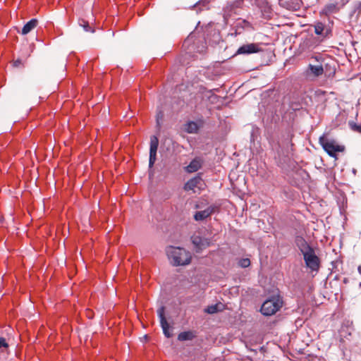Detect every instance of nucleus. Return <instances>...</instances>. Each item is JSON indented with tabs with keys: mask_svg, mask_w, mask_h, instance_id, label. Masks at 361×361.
<instances>
[{
	"mask_svg": "<svg viewBox=\"0 0 361 361\" xmlns=\"http://www.w3.org/2000/svg\"><path fill=\"white\" fill-rule=\"evenodd\" d=\"M238 264L241 267L246 268L250 265V260L248 258L241 259Z\"/></svg>",
	"mask_w": 361,
	"mask_h": 361,
	"instance_id": "obj_19",
	"label": "nucleus"
},
{
	"mask_svg": "<svg viewBox=\"0 0 361 361\" xmlns=\"http://www.w3.org/2000/svg\"><path fill=\"white\" fill-rule=\"evenodd\" d=\"M216 206L211 205L208 207L207 209L202 211L197 212L194 215V219L195 221H202L207 217H209L212 214H213L216 209Z\"/></svg>",
	"mask_w": 361,
	"mask_h": 361,
	"instance_id": "obj_10",
	"label": "nucleus"
},
{
	"mask_svg": "<svg viewBox=\"0 0 361 361\" xmlns=\"http://www.w3.org/2000/svg\"><path fill=\"white\" fill-rule=\"evenodd\" d=\"M228 16H229V14L227 13V11H226L225 14H224V20H225V22L226 24L228 23Z\"/></svg>",
	"mask_w": 361,
	"mask_h": 361,
	"instance_id": "obj_23",
	"label": "nucleus"
},
{
	"mask_svg": "<svg viewBox=\"0 0 361 361\" xmlns=\"http://www.w3.org/2000/svg\"><path fill=\"white\" fill-rule=\"evenodd\" d=\"M319 143L327 154L332 157L336 158L337 152L344 150L343 146L338 145L334 140L329 139L325 135L319 137Z\"/></svg>",
	"mask_w": 361,
	"mask_h": 361,
	"instance_id": "obj_3",
	"label": "nucleus"
},
{
	"mask_svg": "<svg viewBox=\"0 0 361 361\" xmlns=\"http://www.w3.org/2000/svg\"><path fill=\"white\" fill-rule=\"evenodd\" d=\"M194 337L193 334L191 331H184L178 334V339L179 341H188L192 340Z\"/></svg>",
	"mask_w": 361,
	"mask_h": 361,
	"instance_id": "obj_16",
	"label": "nucleus"
},
{
	"mask_svg": "<svg viewBox=\"0 0 361 361\" xmlns=\"http://www.w3.org/2000/svg\"><path fill=\"white\" fill-rule=\"evenodd\" d=\"M357 269L359 273L361 274V266H359Z\"/></svg>",
	"mask_w": 361,
	"mask_h": 361,
	"instance_id": "obj_26",
	"label": "nucleus"
},
{
	"mask_svg": "<svg viewBox=\"0 0 361 361\" xmlns=\"http://www.w3.org/2000/svg\"><path fill=\"white\" fill-rule=\"evenodd\" d=\"M8 345L4 338H0V349L1 348H7Z\"/></svg>",
	"mask_w": 361,
	"mask_h": 361,
	"instance_id": "obj_22",
	"label": "nucleus"
},
{
	"mask_svg": "<svg viewBox=\"0 0 361 361\" xmlns=\"http://www.w3.org/2000/svg\"><path fill=\"white\" fill-rule=\"evenodd\" d=\"M205 183L200 176H197L193 178L190 179L184 186L186 191H192L194 193H200L204 190Z\"/></svg>",
	"mask_w": 361,
	"mask_h": 361,
	"instance_id": "obj_5",
	"label": "nucleus"
},
{
	"mask_svg": "<svg viewBox=\"0 0 361 361\" xmlns=\"http://www.w3.org/2000/svg\"><path fill=\"white\" fill-rule=\"evenodd\" d=\"M243 23L245 24V27H248L250 25V23L246 20H243Z\"/></svg>",
	"mask_w": 361,
	"mask_h": 361,
	"instance_id": "obj_25",
	"label": "nucleus"
},
{
	"mask_svg": "<svg viewBox=\"0 0 361 361\" xmlns=\"http://www.w3.org/2000/svg\"><path fill=\"white\" fill-rule=\"evenodd\" d=\"M337 9V4H329L324 6L323 8V13L326 15H328L329 13H334L336 11Z\"/></svg>",
	"mask_w": 361,
	"mask_h": 361,
	"instance_id": "obj_17",
	"label": "nucleus"
},
{
	"mask_svg": "<svg viewBox=\"0 0 361 361\" xmlns=\"http://www.w3.org/2000/svg\"><path fill=\"white\" fill-rule=\"evenodd\" d=\"M37 25V20L32 19L28 21L22 29V35H27Z\"/></svg>",
	"mask_w": 361,
	"mask_h": 361,
	"instance_id": "obj_13",
	"label": "nucleus"
},
{
	"mask_svg": "<svg viewBox=\"0 0 361 361\" xmlns=\"http://www.w3.org/2000/svg\"><path fill=\"white\" fill-rule=\"evenodd\" d=\"M202 164V161L200 158L197 157L192 159L188 166H186L185 170L188 173H194L198 171Z\"/></svg>",
	"mask_w": 361,
	"mask_h": 361,
	"instance_id": "obj_11",
	"label": "nucleus"
},
{
	"mask_svg": "<svg viewBox=\"0 0 361 361\" xmlns=\"http://www.w3.org/2000/svg\"><path fill=\"white\" fill-rule=\"evenodd\" d=\"M261 51L262 48L259 44L250 43L243 44L236 51V54H250L257 53Z\"/></svg>",
	"mask_w": 361,
	"mask_h": 361,
	"instance_id": "obj_7",
	"label": "nucleus"
},
{
	"mask_svg": "<svg viewBox=\"0 0 361 361\" xmlns=\"http://www.w3.org/2000/svg\"><path fill=\"white\" fill-rule=\"evenodd\" d=\"M283 305V301L279 296L273 297L265 300L262 307L261 312L264 315L274 314Z\"/></svg>",
	"mask_w": 361,
	"mask_h": 361,
	"instance_id": "obj_4",
	"label": "nucleus"
},
{
	"mask_svg": "<svg viewBox=\"0 0 361 361\" xmlns=\"http://www.w3.org/2000/svg\"><path fill=\"white\" fill-rule=\"evenodd\" d=\"M349 126L353 131L361 133V126L357 125L354 122H349Z\"/></svg>",
	"mask_w": 361,
	"mask_h": 361,
	"instance_id": "obj_20",
	"label": "nucleus"
},
{
	"mask_svg": "<svg viewBox=\"0 0 361 361\" xmlns=\"http://www.w3.org/2000/svg\"><path fill=\"white\" fill-rule=\"evenodd\" d=\"M192 244L196 248L197 252L205 249L211 244L210 240L208 238H202L197 235H194L191 237Z\"/></svg>",
	"mask_w": 361,
	"mask_h": 361,
	"instance_id": "obj_8",
	"label": "nucleus"
},
{
	"mask_svg": "<svg viewBox=\"0 0 361 361\" xmlns=\"http://www.w3.org/2000/svg\"><path fill=\"white\" fill-rule=\"evenodd\" d=\"M224 305L222 303H217L208 306L205 309V312L208 314H214L223 310Z\"/></svg>",
	"mask_w": 361,
	"mask_h": 361,
	"instance_id": "obj_14",
	"label": "nucleus"
},
{
	"mask_svg": "<svg viewBox=\"0 0 361 361\" xmlns=\"http://www.w3.org/2000/svg\"><path fill=\"white\" fill-rule=\"evenodd\" d=\"M324 25L322 23H317L314 25V32L317 35H322L324 31Z\"/></svg>",
	"mask_w": 361,
	"mask_h": 361,
	"instance_id": "obj_18",
	"label": "nucleus"
},
{
	"mask_svg": "<svg viewBox=\"0 0 361 361\" xmlns=\"http://www.w3.org/2000/svg\"><path fill=\"white\" fill-rule=\"evenodd\" d=\"M200 126L195 121H188L184 125V130L188 133H197Z\"/></svg>",
	"mask_w": 361,
	"mask_h": 361,
	"instance_id": "obj_12",
	"label": "nucleus"
},
{
	"mask_svg": "<svg viewBox=\"0 0 361 361\" xmlns=\"http://www.w3.org/2000/svg\"><path fill=\"white\" fill-rule=\"evenodd\" d=\"M159 146V139L156 135L150 137L149 166L152 168L157 160V152Z\"/></svg>",
	"mask_w": 361,
	"mask_h": 361,
	"instance_id": "obj_6",
	"label": "nucleus"
},
{
	"mask_svg": "<svg viewBox=\"0 0 361 361\" xmlns=\"http://www.w3.org/2000/svg\"><path fill=\"white\" fill-rule=\"evenodd\" d=\"M295 243L303 255L307 267L312 271H317L320 266L319 258L315 254L314 250L302 237L295 238Z\"/></svg>",
	"mask_w": 361,
	"mask_h": 361,
	"instance_id": "obj_1",
	"label": "nucleus"
},
{
	"mask_svg": "<svg viewBox=\"0 0 361 361\" xmlns=\"http://www.w3.org/2000/svg\"><path fill=\"white\" fill-rule=\"evenodd\" d=\"M20 63V60H16V61L14 62V66H18Z\"/></svg>",
	"mask_w": 361,
	"mask_h": 361,
	"instance_id": "obj_24",
	"label": "nucleus"
},
{
	"mask_svg": "<svg viewBox=\"0 0 361 361\" xmlns=\"http://www.w3.org/2000/svg\"><path fill=\"white\" fill-rule=\"evenodd\" d=\"M165 309L164 307H161L157 310V314L160 320L161 326L163 329V332L166 337L170 338L172 334L169 331V324L166 321V319L164 315Z\"/></svg>",
	"mask_w": 361,
	"mask_h": 361,
	"instance_id": "obj_9",
	"label": "nucleus"
},
{
	"mask_svg": "<svg viewBox=\"0 0 361 361\" xmlns=\"http://www.w3.org/2000/svg\"><path fill=\"white\" fill-rule=\"evenodd\" d=\"M80 25L84 27V30L86 32H93V30H92L91 27L89 25V23L85 20H81L80 23Z\"/></svg>",
	"mask_w": 361,
	"mask_h": 361,
	"instance_id": "obj_21",
	"label": "nucleus"
},
{
	"mask_svg": "<svg viewBox=\"0 0 361 361\" xmlns=\"http://www.w3.org/2000/svg\"><path fill=\"white\" fill-rule=\"evenodd\" d=\"M308 68L310 73L314 76L322 75L324 73V68L322 66H313L310 64Z\"/></svg>",
	"mask_w": 361,
	"mask_h": 361,
	"instance_id": "obj_15",
	"label": "nucleus"
},
{
	"mask_svg": "<svg viewBox=\"0 0 361 361\" xmlns=\"http://www.w3.org/2000/svg\"><path fill=\"white\" fill-rule=\"evenodd\" d=\"M166 253L174 266H184L191 261V254L184 248L170 246L167 247Z\"/></svg>",
	"mask_w": 361,
	"mask_h": 361,
	"instance_id": "obj_2",
	"label": "nucleus"
}]
</instances>
